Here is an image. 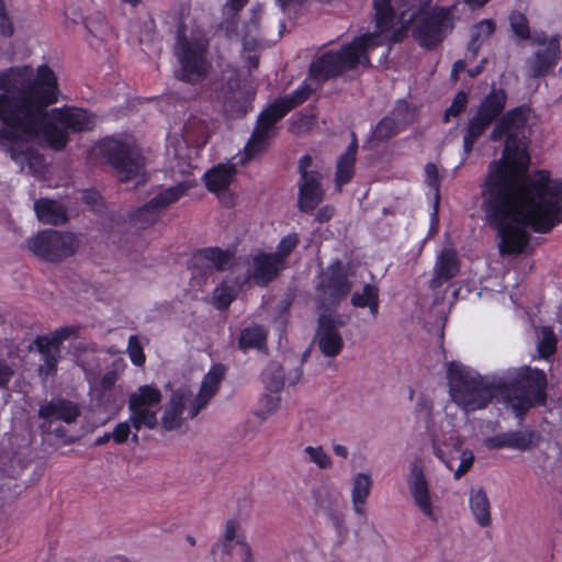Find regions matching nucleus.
<instances>
[{
  "instance_id": "nucleus-1",
  "label": "nucleus",
  "mask_w": 562,
  "mask_h": 562,
  "mask_svg": "<svg viewBox=\"0 0 562 562\" xmlns=\"http://www.w3.org/2000/svg\"><path fill=\"white\" fill-rule=\"evenodd\" d=\"M529 116L528 106H517L504 114L490 134L492 142H504V149L488 166L481 191L482 210L497 232L503 257L527 251L529 228L546 234L562 222V179H552L547 170L527 173Z\"/></svg>"
},
{
  "instance_id": "nucleus-2",
  "label": "nucleus",
  "mask_w": 562,
  "mask_h": 562,
  "mask_svg": "<svg viewBox=\"0 0 562 562\" xmlns=\"http://www.w3.org/2000/svg\"><path fill=\"white\" fill-rule=\"evenodd\" d=\"M0 146L24 171L42 172L44 157L33 149L31 142L45 140L49 147L61 149L68 143V133L92 130L95 121L86 110L71 108L53 111L46 108L57 101V82L53 70L37 68L33 78L31 67L10 68L0 74Z\"/></svg>"
},
{
  "instance_id": "nucleus-3",
  "label": "nucleus",
  "mask_w": 562,
  "mask_h": 562,
  "mask_svg": "<svg viewBox=\"0 0 562 562\" xmlns=\"http://www.w3.org/2000/svg\"><path fill=\"white\" fill-rule=\"evenodd\" d=\"M422 0H402L400 4L398 29L406 36L412 29L413 38L426 49L436 48L453 29V8L435 7L426 9Z\"/></svg>"
},
{
  "instance_id": "nucleus-4",
  "label": "nucleus",
  "mask_w": 562,
  "mask_h": 562,
  "mask_svg": "<svg viewBox=\"0 0 562 562\" xmlns=\"http://www.w3.org/2000/svg\"><path fill=\"white\" fill-rule=\"evenodd\" d=\"M447 374L451 397L465 412L485 407L505 386L503 378L483 376L458 362L449 363Z\"/></svg>"
},
{
  "instance_id": "nucleus-5",
  "label": "nucleus",
  "mask_w": 562,
  "mask_h": 562,
  "mask_svg": "<svg viewBox=\"0 0 562 562\" xmlns=\"http://www.w3.org/2000/svg\"><path fill=\"white\" fill-rule=\"evenodd\" d=\"M507 374V378H503L505 386L499 390V395L522 419L531 407L546 402L547 376L543 371L529 367L508 371Z\"/></svg>"
},
{
  "instance_id": "nucleus-6",
  "label": "nucleus",
  "mask_w": 562,
  "mask_h": 562,
  "mask_svg": "<svg viewBox=\"0 0 562 562\" xmlns=\"http://www.w3.org/2000/svg\"><path fill=\"white\" fill-rule=\"evenodd\" d=\"M380 45L381 42L373 35L357 37L340 50H328L314 59L310 65V76L317 81H326L356 68L359 64L367 65L368 52Z\"/></svg>"
},
{
  "instance_id": "nucleus-7",
  "label": "nucleus",
  "mask_w": 562,
  "mask_h": 562,
  "mask_svg": "<svg viewBox=\"0 0 562 562\" xmlns=\"http://www.w3.org/2000/svg\"><path fill=\"white\" fill-rule=\"evenodd\" d=\"M161 393L150 385H143L133 392L128 398L131 416L128 420L119 423L112 431V439L121 445L131 435V428L139 431L143 427L154 429L157 424V412L160 408ZM133 443H138L137 432L132 436Z\"/></svg>"
},
{
  "instance_id": "nucleus-8",
  "label": "nucleus",
  "mask_w": 562,
  "mask_h": 562,
  "mask_svg": "<svg viewBox=\"0 0 562 562\" xmlns=\"http://www.w3.org/2000/svg\"><path fill=\"white\" fill-rule=\"evenodd\" d=\"M312 93L308 85H302L291 94L277 99L258 117L257 125L245 147L247 159L261 154L268 146V142L274 136V125L291 110L305 102Z\"/></svg>"
},
{
  "instance_id": "nucleus-9",
  "label": "nucleus",
  "mask_w": 562,
  "mask_h": 562,
  "mask_svg": "<svg viewBox=\"0 0 562 562\" xmlns=\"http://www.w3.org/2000/svg\"><path fill=\"white\" fill-rule=\"evenodd\" d=\"M101 154L113 167L121 182L133 181L134 189L146 182L145 158L132 140L108 138L101 145Z\"/></svg>"
},
{
  "instance_id": "nucleus-10",
  "label": "nucleus",
  "mask_w": 562,
  "mask_h": 562,
  "mask_svg": "<svg viewBox=\"0 0 562 562\" xmlns=\"http://www.w3.org/2000/svg\"><path fill=\"white\" fill-rule=\"evenodd\" d=\"M175 54L180 65L176 70L179 80L195 85L206 78L211 64L205 57L206 45L201 40H190L184 31L179 29Z\"/></svg>"
},
{
  "instance_id": "nucleus-11",
  "label": "nucleus",
  "mask_w": 562,
  "mask_h": 562,
  "mask_svg": "<svg viewBox=\"0 0 562 562\" xmlns=\"http://www.w3.org/2000/svg\"><path fill=\"white\" fill-rule=\"evenodd\" d=\"M507 101L506 92L493 87L469 120L463 134V151L468 157L474 144L485 134L491 124L503 113Z\"/></svg>"
},
{
  "instance_id": "nucleus-12",
  "label": "nucleus",
  "mask_w": 562,
  "mask_h": 562,
  "mask_svg": "<svg viewBox=\"0 0 562 562\" xmlns=\"http://www.w3.org/2000/svg\"><path fill=\"white\" fill-rule=\"evenodd\" d=\"M27 247L46 261H60L76 251L78 240L74 234L46 229L30 238Z\"/></svg>"
},
{
  "instance_id": "nucleus-13",
  "label": "nucleus",
  "mask_w": 562,
  "mask_h": 562,
  "mask_svg": "<svg viewBox=\"0 0 562 562\" xmlns=\"http://www.w3.org/2000/svg\"><path fill=\"white\" fill-rule=\"evenodd\" d=\"M313 159L310 155H304L299 160V209L304 213L313 211L324 199L322 188V175L312 169Z\"/></svg>"
},
{
  "instance_id": "nucleus-14",
  "label": "nucleus",
  "mask_w": 562,
  "mask_h": 562,
  "mask_svg": "<svg viewBox=\"0 0 562 562\" xmlns=\"http://www.w3.org/2000/svg\"><path fill=\"white\" fill-rule=\"evenodd\" d=\"M351 288L341 261L336 260L322 273L316 289L323 305H337L348 296Z\"/></svg>"
},
{
  "instance_id": "nucleus-15",
  "label": "nucleus",
  "mask_w": 562,
  "mask_h": 562,
  "mask_svg": "<svg viewBox=\"0 0 562 562\" xmlns=\"http://www.w3.org/2000/svg\"><path fill=\"white\" fill-rule=\"evenodd\" d=\"M463 439L459 436H450L439 441L432 440L434 454L446 464L449 470H453L456 460H460L459 467L454 470L453 476L460 480L473 465L474 454L469 449H463Z\"/></svg>"
},
{
  "instance_id": "nucleus-16",
  "label": "nucleus",
  "mask_w": 562,
  "mask_h": 562,
  "mask_svg": "<svg viewBox=\"0 0 562 562\" xmlns=\"http://www.w3.org/2000/svg\"><path fill=\"white\" fill-rule=\"evenodd\" d=\"M186 182L178 183L157 193L150 201L139 207L134 216L135 225L145 229L155 224L166 207L177 202L188 191Z\"/></svg>"
},
{
  "instance_id": "nucleus-17",
  "label": "nucleus",
  "mask_w": 562,
  "mask_h": 562,
  "mask_svg": "<svg viewBox=\"0 0 562 562\" xmlns=\"http://www.w3.org/2000/svg\"><path fill=\"white\" fill-rule=\"evenodd\" d=\"M407 486L414 504L427 518L436 522L438 517L434 510L429 484L424 473L423 462L419 459L409 464Z\"/></svg>"
},
{
  "instance_id": "nucleus-18",
  "label": "nucleus",
  "mask_w": 562,
  "mask_h": 562,
  "mask_svg": "<svg viewBox=\"0 0 562 562\" xmlns=\"http://www.w3.org/2000/svg\"><path fill=\"white\" fill-rule=\"evenodd\" d=\"M392 1L393 0H373L376 32L369 34L373 35L382 45L398 43L404 38L403 29H393L395 13L391 7Z\"/></svg>"
},
{
  "instance_id": "nucleus-19",
  "label": "nucleus",
  "mask_w": 562,
  "mask_h": 562,
  "mask_svg": "<svg viewBox=\"0 0 562 562\" xmlns=\"http://www.w3.org/2000/svg\"><path fill=\"white\" fill-rule=\"evenodd\" d=\"M37 415L43 419L41 428L43 431H50L54 422L60 420L72 424L81 415L78 404L66 398H53L40 406Z\"/></svg>"
},
{
  "instance_id": "nucleus-20",
  "label": "nucleus",
  "mask_w": 562,
  "mask_h": 562,
  "mask_svg": "<svg viewBox=\"0 0 562 562\" xmlns=\"http://www.w3.org/2000/svg\"><path fill=\"white\" fill-rule=\"evenodd\" d=\"M234 256L229 250L218 247H206L196 250L191 260V267L200 273L209 274L215 271H225L233 266Z\"/></svg>"
},
{
  "instance_id": "nucleus-21",
  "label": "nucleus",
  "mask_w": 562,
  "mask_h": 562,
  "mask_svg": "<svg viewBox=\"0 0 562 562\" xmlns=\"http://www.w3.org/2000/svg\"><path fill=\"white\" fill-rule=\"evenodd\" d=\"M561 55L560 36L550 37L548 46L538 49L531 58L527 60V71L532 78L547 76L557 65Z\"/></svg>"
},
{
  "instance_id": "nucleus-22",
  "label": "nucleus",
  "mask_w": 562,
  "mask_h": 562,
  "mask_svg": "<svg viewBox=\"0 0 562 562\" xmlns=\"http://www.w3.org/2000/svg\"><path fill=\"white\" fill-rule=\"evenodd\" d=\"M314 341L327 358L337 357L344 348L342 336L329 317H318Z\"/></svg>"
},
{
  "instance_id": "nucleus-23",
  "label": "nucleus",
  "mask_w": 562,
  "mask_h": 562,
  "mask_svg": "<svg viewBox=\"0 0 562 562\" xmlns=\"http://www.w3.org/2000/svg\"><path fill=\"white\" fill-rule=\"evenodd\" d=\"M284 267L271 254L260 252L252 258V272H247L243 278L246 282L252 279L256 284L266 286L278 277Z\"/></svg>"
},
{
  "instance_id": "nucleus-24",
  "label": "nucleus",
  "mask_w": 562,
  "mask_h": 562,
  "mask_svg": "<svg viewBox=\"0 0 562 562\" xmlns=\"http://www.w3.org/2000/svg\"><path fill=\"white\" fill-rule=\"evenodd\" d=\"M224 376V368L221 364L213 367L204 376L198 395L192 398L191 407L188 409V417L194 418L203 409L218 390Z\"/></svg>"
},
{
  "instance_id": "nucleus-25",
  "label": "nucleus",
  "mask_w": 562,
  "mask_h": 562,
  "mask_svg": "<svg viewBox=\"0 0 562 562\" xmlns=\"http://www.w3.org/2000/svg\"><path fill=\"white\" fill-rule=\"evenodd\" d=\"M535 437L533 430H513L487 437L484 445L491 450L510 448L525 451L533 446Z\"/></svg>"
},
{
  "instance_id": "nucleus-26",
  "label": "nucleus",
  "mask_w": 562,
  "mask_h": 562,
  "mask_svg": "<svg viewBox=\"0 0 562 562\" xmlns=\"http://www.w3.org/2000/svg\"><path fill=\"white\" fill-rule=\"evenodd\" d=\"M460 270L458 256L454 249L443 248L437 256L434 267V278L430 280V288L438 289L445 282L454 278Z\"/></svg>"
},
{
  "instance_id": "nucleus-27",
  "label": "nucleus",
  "mask_w": 562,
  "mask_h": 562,
  "mask_svg": "<svg viewBox=\"0 0 562 562\" xmlns=\"http://www.w3.org/2000/svg\"><path fill=\"white\" fill-rule=\"evenodd\" d=\"M237 88L238 79L232 75L227 79V87L216 90V98L223 102L225 111L236 117L246 115L249 109L248 100Z\"/></svg>"
},
{
  "instance_id": "nucleus-28",
  "label": "nucleus",
  "mask_w": 562,
  "mask_h": 562,
  "mask_svg": "<svg viewBox=\"0 0 562 562\" xmlns=\"http://www.w3.org/2000/svg\"><path fill=\"white\" fill-rule=\"evenodd\" d=\"M192 401L191 394L186 391H177L171 395L161 419L166 430H175L182 425L184 409L188 404L191 407Z\"/></svg>"
},
{
  "instance_id": "nucleus-29",
  "label": "nucleus",
  "mask_w": 562,
  "mask_h": 562,
  "mask_svg": "<svg viewBox=\"0 0 562 562\" xmlns=\"http://www.w3.org/2000/svg\"><path fill=\"white\" fill-rule=\"evenodd\" d=\"M34 345L41 355L42 363H40L37 369L40 375L43 378L54 375L60 359V348L52 340H48V336H37Z\"/></svg>"
},
{
  "instance_id": "nucleus-30",
  "label": "nucleus",
  "mask_w": 562,
  "mask_h": 562,
  "mask_svg": "<svg viewBox=\"0 0 562 562\" xmlns=\"http://www.w3.org/2000/svg\"><path fill=\"white\" fill-rule=\"evenodd\" d=\"M302 374L303 371L301 367L295 368L286 375L281 364L271 362L263 371L262 379L271 392H279L283 389L285 382L290 385L296 384L301 380Z\"/></svg>"
},
{
  "instance_id": "nucleus-31",
  "label": "nucleus",
  "mask_w": 562,
  "mask_h": 562,
  "mask_svg": "<svg viewBox=\"0 0 562 562\" xmlns=\"http://www.w3.org/2000/svg\"><path fill=\"white\" fill-rule=\"evenodd\" d=\"M18 348L10 341L0 342V389H8L18 368Z\"/></svg>"
},
{
  "instance_id": "nucleus-32",
  "label": "nucleus",
  "mask_w": 562,
  "mask_h": 562,
  "mask_svg": "<svg viewBox=\"0 0 562 562\" xmlns=\"http://www.w3.org/2000/svg\"><path fill=\"white\" fill-rule=\"evenodd\" d=\"M469 503L476 524L483 528L491 526V504L485 488H471Z\"/></svg>"
},
{
  "instance_id": "nucleus-33",
  "label": "nucleus",
  "mask_w": 562,
  "mask_h": 562,
  "mask_svg": "<svg viewBox=\"0 0 562 562\" xmlns=\"http://www.w3.org/2000/svg\"><path fill=\"white\" fill-rule=\"evenodd\" d=\"M405 110L406 104L400 103L390 115L379 122L372 137L379 142H384L395 136L400 132L401 125L405 122L404 119H401Z\"/></svg>"
},
{
  "instance_id": "nucleus-34",
  "label": "nucleus",
  "mask_w": 562,
  "mask_h": 562,
  "mask_svg": "<svg viewBox=\"0 0 562 562\" xmlns=\"http://www.w3.org/2000/svg\"><path fill=\"white\" fill-rule=\"evenodd\" d=\"M38 220L44 224L59 225L66 222L67 215L64 206L53 200L40 199L34 203Z\"/></svg>"
},
{
  "instance_id": "nucleus-35",
  "label": "nucleus",
  "mask_w": 562,
  "mask_h": 562,
  "mask_svg": "<svg viewBox=\"0 0 562 562\" xmlns=\"http://www.w3.org/2000/svg\"><path fill=\"white\" fill-rule=\"evenodd\" d=\"M357 156V145L348 146L344 154H341L336 164L335 182L337 189L340 191L342 186L350 182L355 176V164Z\"/></svg>"
},
{
  "instance_id": "nucleus-36",
  "label": "nucleus",
  "mask_w": 562,
  "mask_h": 562,
  "mask_svg": "<svg viewBox=\"0 0 562 562\" xmlns=\"http://www.w3.org/2000/svg\"><path fill=\"white\" fill-rule=\"evenodd\" d=\"M236 168L234 165H218L205 173L206 188L213 192H222L228 189Z\"/></svg>"
},
{
  "instance_id": "nucleus-37",
  "label": "nucleus",
  "mask_w": 562,
  "mask_h": 562,
  "mask_svg": "<svg viewBox=\"0 0 562 562\" xmlns=\"http://www.w3.org/2000/svg\"><path fill=\"white\" fill-rule=\"evenodd\" d=\"M372 481L369 474L358 473L352 480L351 499L353 510L359 515H364V504L370 495Z\"/></svg>"
},
{
  "instance_id": "nucleus-38",
  "label": "nucleus",
  "mask_w": 562,
  "mask_h": 562,
  "mask_svg": "<svg viewBox=\"0 0 562 562\" xmlns=\"http://www.w3.org/2000/svg\"><path fill=\"white\" fill-rule=\"evenodd\" d=\"M266 342L267 330L260 325L244 328L238 338V347L244 352L249 349L261 350L266 347Z\"/></svg>"
},
{
  "instance_id": "nucleus-39",
  "label": "nucleus",
  "mask_w": 562,
  "mask_h": 562,
  "mask_svg": "<svg viewBox=\"0 0 562 562\" xmlns=\"http://www.w3.org/2000/svg\"><path fill=\"white\" fill-rule=\"evenodd\" d=\"M209 132L206 120L190 116L182 127V137L187 144H205Z\"/></svg>"
},
{
  "instance_id": "nucleus-40",
  "label": "nucleus",
  "mask_w": 562,
  "mask_h": 562,
  "mask_svg": "<svg viewBox=\"0 0 562 562\" xmlns=\"http://www.w3.org/2000/svg\"><path fill=\"white\" fill-rule=\"evenodd\" d=\"M351 304L355 307H368L370 314L375 318L379 314V289L378 286L367 283L363 285L362 291L353 292L351 296Z\"/></svg>"
},
{
  "instance_id": "nucleus-41",
  "label": "nucleus",
  "mask_w": 562,
  "mask_h": 562,
  "mask_svg": "<svg viewBox=\"0 0 562 562\" xmlns=\"http://www.w3.org/2000/svg\"><path fill=\"white\" fill-rule=\"evenodd\" d=\"M233 283L234 284L229 285L228 281H224L215 288L213 293V305L217 310H226L246 281H244V278H236Z\"/></svg>"
},
{
  "instance_id": "nucleus-42",
  "label": "nucleus",
  "mask_w": 562,
  "mask_h": 562,
  "mask_svg": "<svg viewBox=\"0 0 562 562\" xmlns=\"http://www.w3.org/2000/svg\"><path fill=\"white\" fill-rule=\"evenodd\" d=\"M496 25L492 20H482L471 29V38L468 44V53L476 57L482 44L495 32Z\"/></svg>"
},
{
  "instance_id": "nucleus-43",
  "label": "nucleus",
  "mask_w": 562,
  "mask_h": 562,
  "mask_svg": "<svg viewBox=\"0 0 562 562\" xmlns=\"http://www.w3.org/2000/svg\"><path fill=\"white\" fill-rule=\"evenodd\" d=\"M226 18L221 22L220 30L224 32L225 36L233 41H240L245 45L248 44V37L250 32H244V29H239L237 20L238 11L226 8Z\"/></svg>"
},
{
  "instance_id": "nucleus-44",
  "label": "nucleus",
  "mask_w": 562,
  "mask_h": 562,
  "mask_svg": "<svg viewBox=\"0 0 562 562\" xmlns=\"http://www.w3.org/2000/svg\"><path fill=\"white\" fill-rule=\"evenodd\" d=\"M312 498L315 509L325 514L330 513L337 503V496L323 485L313 487Z\"/></svg>"
},
{
  "instance_id": "nucleus-45",
  "label": "nucleus",
  "mask_w": 562,
  "mask_h": 562,
  "mask_svg": "<svg viewBox=\"0 0 562 562\" xmlns=\"http://www.w3.org/2000/svg\"><path fill=\"white\" fill-rule=\"evenodd\" d=\"M23 469L21 459L11 452L0 453V474L13 479L20 474Z\"/></svg>"
},
{
  "instance_id": "nucleus-46",
  "label": "nucleus",
  "mask_w": 562,
  "mask_h": 562,
  "mask_svg": "<svg viewBox=\"0 0 562 562\" xmlns=\"http://www.w3.org/2000/svg\"><path fill=\"white\" fill-rule=\"evenodd\" d=\"M299 236L296 233L289 234L284 236L277 246V250L271 255L276 257L283 266L285 265V260L291 255V252L299 245Z\"/></svg>"
},
{
  "instance_id": "nucleus-47",
  "label": "nucleus",
  "mask_w": 562,
  "mask_h": 562,
  "mask_svg": "<svg viewBox=\"0 0 562 562\" xmlns=\"http://www.w3.org/2000/svg\"><path fill=\"white\" fill-rule=\"evenodd\" d=\"M509 24L513 33L519 40L526 41L530 38L529 21L525 14L519 11H513L509 15Z\"/></svg>"
},
{
  "instance_id": "nucleus-48",
  "label": "nucleus",
  "mask_w": 562,
  "mask_h": 562,
  "mask_svg": "<svg viewBox=\"0 0 562 562\" xmlns=\"http://www.w3.org/2000/svg\"><path fill=\"white\" fill-rule=\"evenodd\" d=\"M557 338L550 327H542L540 340L538 342V350L544 358L553 355L555 351Z\"/></svg>"
},
{
  "instance_id": "nucleus-49",
  "label": "nucleus",
  "mask_w": 562,
  "mask_h": 562,
  "mask_svg": "<svg viewBox=\"0 0 562 562\" xmlns=\"http://www.w3.org/2000/svg\"><path fill=\"white\" fill-rule=\"evenodd\" d=\"M304 453L308 457V461L315 463L319 469H329L331 467V460L329 456L321 446H307L304 448Z\"/></svg>"
},
{
  "instance_id": "nucleus-50",
  "label": "nucleus",
  "mask_w": 562,
  "mask_h": 562,
  "mask_svg": "<svg viewBox=\"0 0 562 562\" xmlns=\"http://www.w3.org/2000/svg\"><path fill=\"white\" fill-rule=\"evenodd\" d=\"M280 407V397L271 394H266L260 398V407L257 411V416L261 419L268 418L274 414Z\"/></svg>"
},
{
  "instance_id": "nucleus-51",
  "label": "nucleus",
  "mask_w": 562,
  "mask_h": 562,
  "mask_svg": "<svg viewBox=\"0 0 562 562\" xmlns=\"http://www.w3.org/2000/svg\"><path fill=\"white\" fill-rule=\"evenodd\" d=\"M127 352L131 358V361L135 366L139 367L145 363L146 358H145L143 347L140 345V340H139L138 336L132 335L128 338Z\"/></svg>"
},
{
  "instance_id": "nucleus-52",
  "label": "nucleus",
  "mask_w": 562,
  "mask_h": 562,
  "mask_svg": "<svg viewBox=\"0 0 562 562\" xmlns=\"http://www.w3.org/2000/svg\"><path fill=\"white\" fill-rule=\"evenodd\" d=\"M468 94L464 91H460L453 98L451 105L445 112V122L449 121L450 116L460 115L467 108Z\"/></svg>"
},
{
  "instance_id": "nucleus-53",
  "label": "nucleus",
  "mask_w": 562,
  "mask_h": 562,
  "mask_svg": "<svg viewBox=\"0 0 562 562\" xmlns=\"http://www.w3.org/2000/svg\"><path fill=\"white\" fill-rule=\"evenodd\" d=\"M233 549H234V543L232 540L221 539L216 544H214L212 547L211 553L216 554V552L218 550H221V557H220L221 562H227L231 560V558L233 555Z\"/></svg>"
},
{
  "instance_id": "nucleus-54",
  "label": "nucleus",
  "mask_w": 562,
  "mask_h": 562,
  "mask_svg": "<svg viewBox=\"0 0 562 562\" xmlns=\"http://www.w3.org/2000/svg\"><path fill=\"white\" fill-rule=\"evenodd\" d=\"M425 173L427 184L435 189L436 194L438 195L440 179L437 166L432 162H428L425 167Z\"/></svg>"
},
{
  "instance_id": "nucleus-55",
  "label": "nucleus",
  "mask_w": 562,
  "mask_h": 562,
  "mask_svg": "<svg viewBox=\"0 0 562 562\" xmlns=\"http://www.w3.org/2000/svg\"><path fill=\"white\" fill-rule=\"evenodd\" d=\"M0 34L3 36H11L13 34V24L8 16L3 0H0Z\"/></svg>"
},
{
  "instance_id": "nucleus-56",
  "label": "nucleus",
  "mask_w": 562,
  "mask_h": 562,
  "mask_svg": "<svg viewBox=\"0 0 562 562\" xmlns=\"http://www.w3.org/2000/svg\"><path fill=\"white\" fill-rule=\"evenodd\" d=\"M327 515L329 516V518H330V520H331V522H333L337 533L341 538H344L347 535V532H348V529H347V527L345 525V517H344V515L340 514V513L334 512V509L330 513H328Z\"/></svg>"
},
{
  "instance_id": "nucleus-57",
  "label": "nucleus",
  "mask_w": 562,
  "mask_h": 562,
  "mask_svg": "<svg viewBox=\"0 0 562 562\" xmlns=\"http://www.w3.org/2000/svg\"><path fill=\"white\" fill-rule=\"evenodd\" d=\"M260 19H261V12L252 11V15L249 19V21L243 25L244 32H250V36L248 37V40L249 38L251 41L255 40L254 35L257 33V31L259 29Z\"/></svg>"
},
{
  "instance_id": "nucleus-58",
  "label": "nucleus",
  "mask_w": 562,
  "mask_h": 562,
  "mask_svg": "<svg viewBox=\"0 0 562 562\" xmlns=\"http://www.w3.org/2000/svg\"><path fill=\"white\" fill-rule=\"evenodd\" d=\"M75 334V329L71 327H64L56 330L53 336H48V340H52L56 346L60 348V345L64 340L68 339L71 335Z\"/></svg>"
},
{
  "instance_id": "nucleus-59",
  "label": "nucleus",
  "mask_w": 562,
  "mask_h": 562,
  "mask_svg": "<svg viewBox=\"0 0 562 562\" xmlns=\"http://www.w3.org/2000/svg\"><path fill=\"white\" fill-rule=\"evenodd\" d=\"M238 528H239V525L237 521L232 520V519L227 520L225 524V532H224L223 539L237 541L238 538H244L243 536L237 535Z\"/></svg>"
},
{
  "instance_id": "nucleus-60",
  "label": "nucleus",
  "mask_w": 562,
  "mask_h": 562,
  "mask_svg": "<svg viewBox=\"0 0 562 562\" xmlns=\"http://www.w3.org/2000/svg\"><path fill=\"white\" fill-rule=\"evenodd\" d=\"M117 380V373L113 370L104 373L100 381V385L104 392L110 391Z\"/></svg>"
},
{
  "instance_id": "nucleus-61",
  "label": "nucleus",
  "mask_w": 562,
  "mask_h": 562,
  "mask_svg": "<svg viewBox=\"0 0 562 562\" xmlns=\"http://www.w3.org/2000/svg\"><path fill=\"white\" fill-rule=\"evenodd\" d=\"M237 544L240 546L243 552V562H255L252 551L245 538H238Z\"/></svg>"
},
{
  "instance_id": "nucleus-62",
  "label": "nucleus",
  "mask_w": 562,
  "mask_h": 562,
  "mask_svg": "<svg viewBox=\"0 0 562 562\" xmlns=\"http://www.w3.org/2000/svg\"><path fill=\"white\" fill-rule=\"evenodd\" d=\"M334 215V207L326 205L319 209L315 214V221L318 223L328 222Z\"/></svg>"
},
{
  "instance_id": "nucleus-63",
  "label": "nucleus",
  "mask_w": 562,
  "mask_h": 562,
  "mask_svg": "<svg viewBox=\"0 0 562 562\" xmlns=\"http://www.w3.org/2000/svg\"><path fill=\"white\" fill-rule=\"evenodd\" d=\"M318 317H329L334 325H335V328L339 330V327H342L346 325L347 319H345L341 315H338V314H326V313H323V314H319Z\"/></svg>"
},
{
  "instance_id": "nucleus-64",
  "label": "nucleus",
  "mask_w": 562,
  "mask_h": 562,
  "mask_svg": "<svg viewBox=\"0 0 562 562\" xmlns=\"http://www.w3.org/2000/svg\"><path fill=\"white\" fill-rule=\"evenodd\" d=\"M532 44H536V45H547L548 46V42L550 38L547 37V34L541 31V32H535L533 35L530 34V38Z\"/></svg>"
}]
</instances>
